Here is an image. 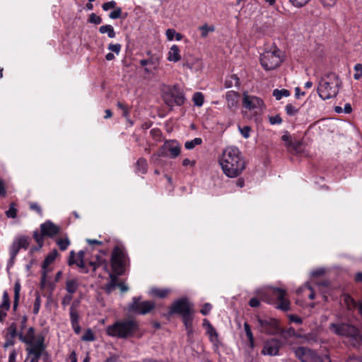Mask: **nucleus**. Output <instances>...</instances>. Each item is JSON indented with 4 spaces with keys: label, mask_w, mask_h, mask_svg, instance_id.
<instances>
[{
    "label": "nucleus",
    "mask_w": 362,
    "mask_h": 362,
    "mask_svg": "<svg viewBox=\"0 0 362 362\" xmlns=\"http://www.w3.org/2000/svg\"><path fill=\"white\" fill-rule=\"evenodd\" d=\"M78 284L76 279H71L68 280L66 284V289L69 294L74 293L77 288Z\"/></svg>",
    "instance_id": "473e14b6"
},
{
    "label": "nucleus",
    "mask_w": 362,
    "mask_h": 362,
    "mask_svg": "<svg viewBox=\"0 0 362 362\" xmlns=\"http://www.w3.org/2000/svg\"><path fill=\"white\" fill-rule=\"evenodd\" d=\"M18 210L16 208L15 203L12 202L9 205V209L6 211V215L8 218H14L17 216Z\"/></svg>",
    "instance_id": "79ce46f5"
},
{
    "label": "nucleus",
    "mask_w": 362,
    "mask_h": 362,
    "mask_svg": "<svg viewBox=\"0 0 362 362\" xmlns=\"http://www.w3.org/2000/svg\"><path fill=\"white\" fill-rule=\"evenodd\" d=\"M21 289V283L18 280H17L15 282L14 288H13V290H14V299H13V311H16L18 305Z\"/></svg>",
    "instance_id": "a878e982"
},
{
    "label": "nucleus",
    "mask_w": 362,
    "mask_h": 362,
    "mask_svg": "<svg viewBox=\"0 0 362 362\" xmlns=\"http://www.w3.org/2000/svg\"><path fill=\"white\" fill-rule=\"evenodd\" d=\"M95 339V335L90 329L86 330L85 333L81 337V340L86 341H93Z\"/></svg>",
    "instance_id": "c03bdc74"
},
{
    "label": "nucleus",
    "mask_w": 362,
    "mask_h": 362,
    "mask_svg": "<svg viewBox=\"0 0 362 362\" xmlns=\"http://www.w3.org/2000/svg\"><path fill=\"white\" fill-rule=\"evenodd\" d=\"M204 97L201 92H196L192 98V100L195 105L200 107L204 103Z\"/></svg>",
    "instance_id": "4c0bfd02"
},
{
    "label": "nucleus",
    "mask_w": 362,
    "mask_h": 362,
    "mask_svg": "<svg viewBox=\"0 0 362 362\" xmlns=\"http://www.w3.org/2000/svg\"><path fill=\"white\" fill-rule=\"evenodd\" d=\"M128 261L124 249L118 245L115 246L112 252L111 266L117 275L123 274Z\"/></svg>",
    "instance_id": "39448f33"
},
{
    "label": "nucleus",
    "mask_w": 362,
    "mask_h": 362,
    "mask_svg": "<svg viewBox=\"0 0 362 362\" xmlns=\"http://www.w3.org/2000/svg\"><path fill=\"white\" fill-rule=\"evenodd\" d=\"M36 339L35 329L33 327H29L25 334L21 331L19 334V340L27 344L28 346L35 344Z\"/></svg>",
    "instance_id": "a211bd4d"
},
{
    "label": "nucleus",
    "mask_w": 362,
    "mask_h": 362,
    "mask_svg": "<svg viewBox=\"0 0 362 362\" xmlns=\"http://www.w3.org/2000/svg\"><path fill=\"white\" fill-rule=\"evenodd\" d=\"M21 248L27 249L30 244V238L27 236H20L16 239Z\"/></svg>",
    "instance_id": "f704fd0d"
},
{
    "label": "nucleus",
    "mask_w": 362,
    "mask_h": 362,
    "mask_svg": "<svg viewBox=\"0 0 362 362\" xmlns=\"http://www.w3.org/2000/svg\"><path fill=\"white\" fill-rule=\"evenodd\" d=\"M259 329L261 332L269 335H275L279 334L280 327L278 320L274 318L257 317Z\"/></svg>",
    "instance_id": "423d86ee"
},
{
    "label": "nucleus",
    "mask_w": 362,
    "mask_h": 362,
    "mask_svg": "<svg viewBox=\"0 0 362 362\" xmlns=\"http://www.w3.org/2000/svg\"><path fill=\"white\" fill-rule=\"evenodd\" d=\"M226 98L228 107L230 109L235 110L238 108L240 100V95L238 92H228L226 95Z\"/></svg>",
    "instance_id": "6ab92c4d"
},
{
    "label": "nucleus",
    "mask_w": 362,
    "mask_h": 362,
    "mask_svg": "<svg viewBox=\"0 0 362 362\" xmlns=\"http://www.w3.org/2000/svg\"><path fill=\"white\" fill-rule=\"evenodd\" d=\"M110 281L108 282L105 287V289L107 293H110L117 286V276L115 274H110Z\"/></svg>",
    "instance_id": "2f4dec72"
},
{
    "label": "nucleus",
    "mask_w": 362,
    "mask_h": 362,
    "mask_svg": "<svg viewBox=\"0 0 362 362\" xmlns=\"http://www.w3.org/2000/svg\"><path fill=\"white\" fill-rule=\"evenodd\" d=\"M269 122L272 124H281L282 119L279 115H275L269 117Z\"/></svg>",
    "instance_id": "338daca9"
},
{
    "label": "nucleus",
    "mask_w": 362,
    "mask_h": 362,
    "mask_svg": "<svg viewBox=\"0 0 362 362\" xmlns=\"http://www.w3.org/2000/svg\"><path fill=\"white\" fill-rule=\"evenodd\" d=\"M291 144H292L291 147H288V148L289 150H293L296 152H298L300 149L302 143L300 141H292Z\"/></svg>",
    "instance_id": "13d9d810"
},
{
    "label": "nucleus",
    "mask_w": 362,
    "mask_h": 362,
    "mask_svg": "<svg viewBox=\"0 0 362 362\" xmlns=\"http://www.w3.org/2000/svg\"><path fill=\"white\" fill-rule=\"evenodd\" d=\"M206 332L209 335V338L211 341H214L216 339H217L218 334L213 326L206 329Z\"/></svg>",
    "instance_id": "864d4df0"
},
{
    "label": "nucleus",
    "mask_w": 362,
    "mask_h": 362,
    "mask_svg": "<svg viewBox=\"0 0 362 362\" xmlns=\"http://www.w3.org/2000/svg\"><path fill=\"white\" fill-rule=\"evenodd\" d=\"M139 329L138 322L132 318L118 320L107 327V335L119 339L132 337Z\"/></svg>",
    "instance_id": "f03ea898"
},
{
    "label": "nucleus",
    "mask_w": 362,
    "mask_h": 362,
    "mask_svg": "<svg viewBox=\"0 0 362 362\" xmlns=\"http://www.w3.org/2000/svg\"><path fill=\"white\" fill-rule=\"evenodd\" d=\"M162 98L165 103L169 107H173L174 105H181L185 100L182 92H163Z\"/></svg>",
    "instance_id": "4468645a"
},
{
    "label": "nucleus",
    "mask_w": 362,
    "mask_h": 362,
    "mask_svg": "<svg viewBox=\"0 0 362 362\" xmlns=\"http://www.w3.org/2000/svg\"><path fill=\"white\" fill-rule=\"evenodd\" d=\"M21 331L18 330L17 322H12L10 326L6 329V335L10 338H15L18 337L19 338V334Z\"/></svg>",
    "instance_id": "c756f323"
},
{
    "label": "nucleus",
    "mask_w": 362,
    "mask_h": 362,
    "mask_svg": "<svg viewBox=\"0 0 362 362\" xmlns=\"http://www.w3.org/2000/svg\"><path fill=\"white\" fill-rule=\"evenodd\" d=\"M244 329H245L246 336H247L248 340L250 341V346L252 347L254 345V338H253L252 332L250 329V326L249 325V324L247 322L244 323Z\"/></svg>",
    "instance_id": "a19ab883"
},
{
    "label": "nucleus",
    "mask_w": 362,
    "mask_h": 362,
    "mask_svg": "<svg viewBox=\"0 0 362 362\" xmlns=\"http://www.w3.org/2000/svg\"><path fill=\"white\" fill-rule=\"evenodd\" d=\"M155 308L153 301H141V297H134L132 303L128 306V310L139 315H146Z\"/></svg>",
    "instance_id": "0eeeda50"
},
{
    "label": "nucleus",
    "mask_w": 362,
    "mask_h": 362,
    "mask_svg": "<svg viewBox=\"0 0 362 362\" xmlns=\"http://www.w3.org/2000/svg\"><path fill=\"white\" fill-rule=\"evenodd\" d=\"M21 249V248L20 247L19 245L15 240L11 247V250H10L11 261H13L16 258V255H18V253Z\"/></svg>",
    "instance_id": "ea45409f"
},
{
    "label": "nucleus",
    "mask_w": 362,
    "mask_h": 362,
    "mask_svg": "<svg viewBox=\"0 0 362 362\" xmlns=\"http://www.w3.org/2000/svg\"><path fill=\"white\" fill-rule=\"evenodd\" d=\"M45 336L42 334H38L37 336L35 344L28 346L26 348L28 352V357H33L39 361L42 355L48 356V354L45 351Z\"/></svg>",
    "instance_id": "9d476101"
},
{
    "label": "nucleus",
    "mask_w": 362,
    "mask_h": 362,
    "mask_svg": "<svg viewBox=\"0 0 362 362\" xmlns=\"http://www.w3.org/2000/svg\"><path fill=\"white\" fill-rule=\"evenodd\" d=\"M75 253L74 251H71L70 252V256L69 258L68 264L69 265H72L74 264H76L79 268H81L83 270V272L85 274H87L88 272V269H87L86 266L84 263V259H74Z\"/></svg>",
    "instance_id": "5701e85b"
},
{
    "label": "nucleus",
    "mask_w": 362,
    "mask_h": 362,
    "mask_svg": "<svg viewBox=\"0 0 362 362\" xmlns=\"http://www.w3.org/2000/svg\"><path fill=\"white\" fill-rule=\"evenodd\" d=\"M212 306L210 303H205L202 308L201 309L200 312L202 315H206L209 314V313L210 312Z\"/></svg>",
    "instance_id": "0e129e2a"
},
{
    "label": "nucleus",
    "mask_w": 362,
    "mask_h": 362,
    "mask_svg": "<svg viewBox=\"0 0 362 362\" xmlns=\"http://www.w3.org/2000/svg\"><path fill=\"white\" fill-rule=\"evenodd\" d=\"M168 146L166 145V141L164 144L159 148L156 154H154L153 156H156L158 157H165L168 156Z\"/></svg>",
    "instance_id": "09e8293b"
},
{
    "label": "nucleus",
    "mask_w": 362,
    "mask_h": 362,
    "mask_svg": "<svg viewBox=\"0 0 362 362\" xmlns=\"http://www.w3.org/2000/svg\"><path fill=\"white\" fill-rule=\"evenodd\" d=\"M42 233L45 236L52 237L59 232V227L52 221H47L40 226Z\"/></svg>",
    "instance_id": "f3484780"
},
{
    "label": "nucleus",
    "mask_w": 362,
    "mask_h": 362,
    "mask_svg": "<svg viewBox=\"0 0 362 362\" xmlns=\"http://www.w3.org/2000/svg\"><path fill=\"white\" fill-rule=\"evenodd\" d=\"M329 329L337 335L349 337L354 346L362 342V332L353 325L346 323H332L329 325Z\"/></svg>",
    "instance_id": "7ed1b4c3"
},
{
    "label": "nucleus",
    "mask_w": 362,
    "mask_h": 362,
    "mask_svg": "<svg viewBox=\"0 0 362 362\" xmlns=\"http://www.w3.org/2000/svg\"><path fill=\"white\" fill-rule=\"evenodd\" d=\"M10 307L11 301L9 294L6 291H4L2 296V303L0 304V322L4 321Z\"/></svg>",
    "instance_id": "dca6fc26"
},
{
    "label": "nucleus",
    "mask_w": 362,
    "mask_h": 362,
    "mask_svg": "<svg viewBox=\"0 0 362 362\" xmlns=\"http://www.w3.org/2000/svg\"><path fill=\"white\" fill-rule=\"evenodd\" d=\"M88 264L93 268V272H95L97 268L101 266H103L105 270L108 267L107 261L100 254L95 255L94 259L90 261Z\"/></svg>",
    "instance_id": "aec40b11"
},
{
    "label": "nucleus",
    "mask_w": 362,
    "mask_h": 362,
    "mask_svg": "<svg viewBox=\"0 0 362 362\" xmlns=\"http://www.w3.org/2000/svg\"><path fill=\"white\" fill-rule=\"evenodd\" d=\"M148 164L147 161L144 158H140L136 163V173L145 174L147 172Z\"/></svg>",
    "instance_id": "c85d7f7f"
},
{
    "label": "nucleus",
    "mask_w": 362,
    "mask_h": 362,
    "mask_svg": "<svg viewBox=\"0 0 362 362\" xmlns=\"http://www.w3.org/2000/svg\"><path fill=\"white\" fill-rule=\"evenodd\" d=\"M88 21L90 23L99 25L103 22V19L100 16H97L94 13H92L89 15Z\"/></svg>",
    "instance_id": "a18cd8bd"
},
{
    "label": "nucleus",
    "mask_w": 362,
    "mask_h": 362,
    "mask_svg": "<svg viewBox=\"0 0 362 362\" xmlns=\"http://www.w3.org/2000/svg\"><path fill=\"white\" fill-rule=\"evenodd\" d=\"M72 300V296L71 294H66L64 296V297L62 299V304L63 306H66L67 305H69L71 301Z\"/></svg>",
    "instance_id": "774afa93"
},
{
    "label": "nucleus",
    "mask_w": 362,
    "mask_h": 362,
    "mask_svg": "<svg viewBox=\"0 0 362 362\" xmlns=\"http://www.w3.org/2000/svg\"><path fill=\"white\" fill-rule=\"evenodd\" d=\"M341 86V81L339 76L334 73H330L321 78L319 82L317 90H322V89L326 90H339Z\"/></svg>",
    "instance_id": "9b49d317"
},
{
    "label": "nucleus",
    "mask_w": 362,
    "mask_h": 362,
    "mask_svg": "<svg viewBox=\"0 0 362 362\" xmlns=\"http://www.w3.org/2000/svg\"><path fill=\"white\" fill-rule=\"evenodd\" d=\"M240 131L245 138H248L250 136V132L251 131V128L249 126H244L243 128L239 127Z\"/></svg>",
    "instance_id": "052dcab7"
},
{
    "label": "nucleus",
    "mask_w": 362,
    "mask_h": 362,
    "mask_svg": "<svg viewBox=\"0 0 362 362\" xmlns=\"http://www.w3.org/2000/svg\"><path fill=\"white\" fill-rule=\"evenodd\" d=\"M310 0H289V2L295 7L302 8L305 6Z\"/></svg>",
    "instance_id": "3c124183"
},
{
    "label": "nucleus",
    "mask_w": 362,
    "mask_h": 362,
    "mask_svg": "<svg viewBox=\"0 0 362 362\" xmlns=\"http://www.w3.org/2000/svg\"><path fill=\"white\" fill-rule=\"evenodd\" d=\"M219 163L224 174L228 177L239 176L246 167V162L237 147L225 148L219 158Z\"/></svg>",
    "instance_id": "f257e3e1"
},
{
    "label": "nucleus",
    "mask_w": 362,
    "mask_h": 362,
    "mask_svg": "<svg viewBox=\"0 0 362 362\" xmlns=\"http://www.w3.org/2000/svg\"><path fill=\"white\" fill-rule=\"evenodd\" d=\"M286 112L288 115H294L298 112V109L295 108L291 104H288L286 106Z\"/></svg>",
    "instance_id": "680f3d73"
},
{
    "label": "nucleus",
    "mask_w": 362,
    "mask_h": 362,
    "mask_svg": "<svg viewBox=\"0 0 362 362\" xmlns=\"http://www.w3.org/2000/svg\"><path fill=\"white\" fill-rule=\"evenodd\" d=\"M296 358L301 362H323V358L317 352L305 346L294 349Z\"/></svg>",
    "instance_id": "1a4fd4ad"
},
{
    "label": "nucleus",
    "mask_w": 362,
    "mask_h": 362,
    "mask_svg": "<svg viewBox=\"0 0 362 362\" xmlns=\"http://www.w3.org/2000/svg\"><path fill=\"white\" fill-rule=\"evenodd\" d=\"M58 255V252L56 250L50 252L45 258L42 263V269L43 271L49 272L50 270L48 269V267L55 260L57 256Z\"/></svg>",
    "instance_id": "393cba45"
},
{
    "label": "nucleus",
    "mask_w": 362,
    "mask_h": 362,
    "mask_svg": "<svg viewBox=\"0 0 362 362\" xmlns=\"http://www.w3.org/2000/svg\"><path fill=\"white\" fill-rule=\"evenodd\" d=\"M166 145L168 146L167 150L170 152V158H175L180 154V146L176 141H166Z\"/></svg>",
    "instance_id": "412c9836"
},
{
    "label": "nucleus",
    "mask_w": 362,
    "mask_h": 362,
    "mask_svg": "<svg viewBox=\"0 0 362 362\" xmlns=\"http://www.w3.org/2000/svg\"><path fill=\"white\" fill-rule=\"evenodd\" d=\"M202 143V139L201 138H195L193 140L186 141L185 144V147L188 150H191L196 146L201 145Z\"/></svg>",
    "instance_id": "e433bc0d"
},
{
    "label": "nucleus",
    "mask_w": 362,
    "mask_h": 362,
    "mask_svg": "<svg viewBox=\"0 0 362 362\" xmlns=\"http://www.w3.org/2000/svg\"><path fill=\"white\" fill-rule=\"evenodd\" d=\"M57 244L61 250H65L69 245L70 241L68 238H59L57 240Z\"/></svg>",
    "instance_id": "37998d69"
},
{
    "label": "nucleus",
    "mask_w": 362,
    "mask_h": 362,
    "mask_svg": "<svg viewBox=\"0 0 362 362\" xmlns=\"http://www.w3.org/2000/svg\"><path fill=\"white\" fill-rule=\"evenodd\" d=\"M175 34L176 31L175 29L169 28L165 32L167 39L170 41L174 40Z\"/></svg>",
    "instance_id": "69168bd1"
},
{
    "label": "nucleus",
    "mask_w": 362,
    "mask_h": 362,
    "mask_svg": "<svg viewBox=\"0 0 362 362\" xmlns=\"http://www.w3.org/2000/svg\"><path fill=\"white\" fill-rule=\"evenodd\" d=\"M282 61L281 51L276 45L272 46L270 50L264 52L259 57L260 64L266 71L276 69L281 65Z\"/></svg>",
    "instance_id": "20e7f679"
},
{
    "label": "nucleus",
    "mask_w": 362,
    "mask_h": 362,
    "mask_svg": "<svg viewBox=\"0 0 362 362\" xmlns=\"http://www.w3.org/2000/svg\"><path fill=\"white\" fill-rule=\"evenodd\" d=\"M201 30V37L205 38L208 36L209 32H214L215 28L213 25L209 26L207 24L199 27Z\"/></svg>",
    "instance_id": "58836bf2"
},
{
    "label": "nucleus",
    "mask_w": 362,
    "mask_h": 362,
    "mask_svg": "<svg viewBox=\"0 0 362 362\" xmlns=\"http://www.w3.org/2000/svg\"><path fill=\"white\" fill-rule=\"evenodd\" d=\"M324 7H333L337 0H320Z\"/></svg>",
    "instance_id": "e2e57ef3"
},
{
    "label": "nucleus",
    "mask_w": 362,
    "mask_h": 362,
    "mask_svg": "<svg viewBox=\"0 0 362 362\" xmlns=\"http://www.w3.org/2000/svg\"><path fill=\"white\" fill-rule=\"evenodd\" d=\"M117 6V3L115 1H110L105 2L102 5V8L104 11H108L111 8H115Z\"/></svg>",
    "instance_id": "4d7b16f0"
},
{
    "label": "nucleus",
    "mask_w": 362,
    "mask_h": 362,
    "mask_svg": "<svg viewBox=\"0 0 362 362\" xmlns=\"http://www.w3.org/2000/svg\"><path fill=\"white\" fill-rule=\"evenodd\" d=\"M170 293L168 288H153L150 291V294L160 298H165Z\"/></svg>",
    "instance_id": "bb28decb"
},
{
    "label": "nucleus",
    "mask_w": 362,
    "mask_h": 362,
    "mask_svg": "<svg viewBox=\"0 0 362 362\" xmlns=\"http://www.w3.org/2000/svg\"><path fill=\"white\" fill-rule=\"evenodd\" d=\"M107 49H108V50L111 51L112 52H115L116 54H119L121 51V49H122V45L119 43H117V44L110 43L108 45Z\"/></svg>",
    "instance_id": "de8ad7c7"
},
{
    "label": "nucleus",
    "mask_w": 362,
    "mask_h": 362,
    "mask_svg": "<svg viewBox=\"0 0 362 362\" xmlns=\"http://www.w3.org/2000/svg\"><path fill=\"white\" fill-rule=\"evenodd\" d=\"M40 305H41L40 296L39 295H37V296L35 298V302H34V305H33V312L34 315H37L38 314L40 308Z\"/></svg>",
    "instance_id": "603ef678"
},
{
    "label": "nucleus",
    "mask_w": 362,
    "mask_h": 362,
    "mask_svg": "<svg viewBox=\"0 0 362 362\" xmlns=\"http://www.w3.org/2000/svg\"><path fill=\"white\" fill-rule=\"evenodd\" d=\"M28 322V317L26 315H23L21 317L19 325H18V330L23 332V330L26 327V324Z\"/></svg>",
    "instance_id": "6e6d98bb"
},
{
    "label": "nucleus",
    "mask_w": 362,
    "mask_h": 362,
    "mask_svg": "<svg viewBox=\"0 0 362 362\" xmlns=\"http://www.w3.org/2000/svg\"><path fill=\"white\" fill-rule=\"evenodd\" d=\"M344 302L349 310L358 309V302H356L350 295L344 296Z\"/></svg>",
    "instance_id": "cd10ccee"
},
{
    "label": "nucleus",
    "mask_w": 362,
    "mask_h": 362,
    "mask_svg": "<svg viewBox=\"0 0 362 362\" xmlns=\"http://www.w3.org/2000/svg\"><path fill=\"white\" fill-rule=\"evenodd\" d=\"M242 104L243 107L252 111L256 115L259 114L264 107V102L260 98L250 95L245 92L243 95Z\"/></svg>",
    "instance_id": "f8f14e48"
},
{
    "label": "nucleus",
    "mask_w": 362,
    "mask_h": 362,
    "mask_svg": "<svg viewBox=\"0 0 362 362\" xmlns=\"http://www.w3.org/2000/svg\"><path fill=\"white\" fill-rule=\"evenodd\" d=\"M99 32L101 34L107 33L110 38H114L116 36V33L113 26L111 25H104L99 28Z\"/></svg>",
    "instance_id": "7c9ffc66"
},
{
    "label": "nucleus",
    "mask_w": 362,
    "mask_h": 362,
    "mask_svg": "<svg viewBox=\"0 0 362 362\" xmlns=\"http://www.w3.org/2000/svg\"><path fill=\"white\" fill-rule=\"evenodd\" d=\"M45 235L42 233L39 234L37 231H35L33 233V238H34L35 240L37 242V243L38 244L39 247H42L43 245V242H44L43 237Z\"/></svg>",
    "instance_id": "8fccbe9b"
},
{
    "label": "nucleus",
    "mask_w": 362,
    "mask_h": 362,
    "mask_svg": "<svg viewBox=\"0 0 362 362\" xmlns=\"http://www.w3.org/2000/svg\"><path fill=\"white\" fill-rule=\"evenodd\" d=\"M281 346L280 340L276 339H272L265 342L264 347L262 350V354L264 355L276 356L279 354V349Z\"/></svg>",
    "instance_id": "2eb2a0df"
},
{
    "label": "nucleus",
    "mask_w": 362,
    "mask_h": 362,
    "mask_svg": "<svg viewBox=\"0 0 362 362\" xmlns=\"http://www.w3.org/2000/svg\"><path fill=\"white\" fill-rule=\"evenodd\" d=\"M281 139H282L284 141H285V142H286V144H285V145L286 146V147H287V148H288V147H291V144H291V141H292V140L291 139V135H290L288 132L285 133V134L282 136Z\"/></svg>",
    "instance_id": "bf43d9fd"
},
{
    "label": "nucleus",
    "mask_w": 362,
    "mask_h": 362,
    "mask_svg": "<svg viewBox=\"0 0 362 362\" xmlns=\"http://www.w3.org/2000/svg\"><path fill=\"white\" fill-rule=\"evenodd\" d=\"M354 71L355 73L354 74V78L356 80H358L362 76V64H356L354 66Z\"/></svg>",
    "instance_id": "49530a36"
},
{
    "label": "nucleus",
    "mask_w": 362,
    "mask_h": 362,
    "mask_svg": "<svg viewBox=\"0 0 362 362\" xmlns=\"http://www.w3.org/2000/svg\"><path fill=\"white\" fill-rule=\"evenodd\" d=\"M267 295L271 296L279 302L276 305L278 309L284 311H287L290 309V302L288 299L286 298V290L276 287H269L267 289Z\"/></svg>",
    "instance_id": "6e6552de"
},
{
    "label": "nucleus",
    "mask_w": 362,
    "mask_h": 362,
    "mask_svg": "<svg viewBox=\"0 0 362 362\" xmlns=\"http://www.w3.org/2000/svg\"><path fill=\"white\" fill-rule=\"evenodd\" d=\"M194 310L182 316L185 328H190L192 326Z\"/></svg>",
    "instance_id": "72a5a7b5"
},
{
    "label": "nucleus",
    "mask_w": 362,
    "mask_h": 362,
    "mask_svg": "<svg viewBox=\"0 0 362 362\" xmlns=\"http://www.w3.org/2000/svg\"><path fill=\"white\" fill-rule=\"evenodd\" d=\"M240 79L236 74H232L226 78L225 88H230L233 87L239 88Z\"/></svg>",
    "instance_id": "b1692460"
},
{
    "label": "nucleus",
    "mask_w": 362,
    "mask_h": 362,
    "mask_svg": "<svg viewBox=\"0 0 362 362\" xmlns=\"http://www.w3.org/2000/svg\"><path fill=\"white\" fill-rule=\"evenodd\" d=\"M167 59L168 61L173 62H177L181 59L180 49L177 45H173L170 47Z\"/></svg>",
    "instance_id": "4be33fe9"
},
{
    "label": "nucleus",
    "mask_w": 362,
    "mask_h": 362,
    "mask_svg": "<svg viewBox=\"0 0 362 362\" xmlns=\"http://www.w3.org/2000/svg\"><path fill=\"white\" fill-rule=\"evenodd\" d=\"M193 310L192 305L186 298L175 300L170 307L168 315L179 314L183 316Z\"/></svg>",
    "instance_id": "ddd939ff"
},
{
    "label": "nucleus",
    "mask_w": 362,
    "mask_h": 362,
    "mask_svg": "<svg viewBox=\"0 0 362 362\" xmlns=\"http://www.w3.org/2000/svg\"><path fill=\"white\" fill-rule=\"evenodd\" d=\"M122 8L120 7L116 8L113 11L109 13V18L112 19H117L121 17Z\"/></svg>",
    "instance_id": "5fc2aeb1"
},
{
    "label": "nucleus",
    "mask_w": 362,
    "mask_h": 362,
    "mask_svg": "<svg viewBox=\"0 0 362 362\" xmlns=\"http://www.w3.org/2000/svg\"><path fill=\"white\" fill-rule=\"evenodd\" d=\"M69 314L71 323L78 322L79 315L78 313L77 310L75 308V303H72V305H71Z\"/></svg>",
    "instance_id": "c9c22d12"
}]
</instances>
